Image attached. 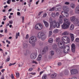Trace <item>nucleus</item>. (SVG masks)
Masks as SVG:
<instances>
[{
    "label": "nucleus",
    "instance_id": "1",
    "mask_svg": "<svg viewBox=\"0 0 79 79\" xmlns=\"http://www.w3.org/2000/svg\"><path fill=\"white\" fill-rule=\"evenodd\" d=\"M61 42H58L59 47L60 48H64L63 52L64 53H67L69 52V46H65L64 44H68L70 42L69 38L68 37L66 36H64L61 38Z\"/></svg>",
    "mask_w": 79,
    "mask_h": 79
},
{
    "label": "nucleus",
    "instance_id": "2",
    "mask_svg": "<svg viewBox=\"0 0 79 79\" xmlns=\"http://www.w3.org/2000/svg\"><path fill=\"white\" fill-rule=\"evenodd\" d=\"M63 17L61 15H60L59 16V22H56V21L54 20L52 21V19L50 18L49 19V23H50V27L49 30H52L53 27L55 28V27L57 28L60 26V24H63V20L64 19Z\"/></svg>",
    "mask_w": 79,
    "mask_h": 79
},
{
    "label": "nucleus",
    "instance_id": "3",
    "mask_svg": "<svg viewBox=\"0 0 79 79\" xmlns=\"http://www.w3.org/2000/svg\"><path fill=\"white\" fill-rule=\"evenodd\" d=\"M64 23L61 25V27L63 29H67L69 28L70 26V23L69 22V20L66 18L64 19Z\"/></svg>",
    "mask_w": 79,
    "mask_h": 79
},
{
    "label": "nucleus",
    "instance_id": "4",
    "mask_svg": "<svg viewBox=\"0 0 79 79\" xmlns=\"http://www.w3.org/2000/svg\"><path fill=\"white\" fill-rule=\"evenodd\" d=\"M37 41V38L35 36H32L30 38L29 42L30 44H32V46L33 47L35 46V42Z\"/></svg>",
    "mask_w": 79,
    "mask_h": 79
},
{
    "label": "nucleus",
    "instance_id": "5",
    "mask_svg": "<svg viewBox=\"0 0 79 79\" xmlns=\"http://www.w3.org/2000/svg\"><path fill=\"white\" fill-rule=\"evenodd\" d=\"M35 28L36 30H42L43 29V26L42 24L38 23L35 25Z\"/></svg>",
    "mask_w": 79,
    "mask_h": 79
},
{
    "label": "nucleus",
    "instance_id": "6",
    "mask_svg": "<svg viewBox=\"0 0 79 79\" xmlns=\"http://www.w3.org/2000/svg\"><path fill=\"white\" fill-rule=\"evenodd\" d=\"M61 15L65 18H68L69 16L68 11H64V13H63V11H62L61 13Z\"/></svg>",
    "mask_w": 79,
    "mask_h": 79
},
{
    "label": "nucleus",
    "instance_id": "7",
    "mask_svg": "<svg viewBox=\"0 0 79 79\" xmlns=\"http://www.w3.org/2000/svg\"><path fill=\"white\" fill-rule=\"evenodd\" d=\"M45 33H44V32L41 31L39 32L38 34V37L39 38H42L44 35H45Z\"/></svg>",
    "mask_w": 79,
    "mask_h": 79
},
{
    "label": "nucleus",
    "instance_id": "8",
    "mask_svg": "<svg viewBox=\"0 0 79 79\" xmlns=\"http://www.w3.org/2000/svg\"><path fill=\"white\" fill-rule=\"evenodd\" d=\"M61 6L60 5L57 6L55 7V10L56 11H61Z\"/></svg>",
    "mask_w": 79,
    "mask_h": 79
},
{
    "label": "nucleus",
    "instance_id": "9",
    "mask_svg": "<svg viewBox=\"0 0 79 79\" xmlns=\"http://www.w3.org/2000/svg\"><path fill=\"white\" fill-rule=\"evenodd\" d=\"M71 74H77L78 73L77 70L76 69H72L70 71Z\"/></svg>",
    "mask_w": 79,
    "mask_h": 79
},
{
    "label": "nucleus",
    "instance_id": "10",
    "mask_svg": "<svg viewBox=\"0 0 79 79\" xmlns=\"http://www.w3.org/2000/svg\"><path fill=\"white\" fill-rule=\"evenodd\" d=\"M72 47V50L73 52V53H74L75 52V49H76V46L75 44H73L71 45Z\"/></svg>",
    "mask_w": 79,
    "mask_h": 79
},
{
    "label": "nucleus",
    "instance_id": "11",
    "mask_svg": "<svg viewBox=\"0 0 79 79\" xmlns=\"http://www.w3.org/2000/svg\"><path fill=\"white\" fill-rule=\"evenodd\" d=\"M53 49H55V51H56V52H59L60 50H59V49H58L56 48V45H53Z\"/></svg>",
    "mask_w": 79,
    "mask_h": 79
},
{
    "label": "nucleus",
    "instance_id": "12",
    "mask_svg": "<svg viewBox=\"0 0 79 79\" xmlns=\"http://www.w3.org/2000/svg\"><path fill=\"white\" fill-rule=\"evenodd\" d=\"M63 9L64 10V11H69V9L68 7L67 6H63Z\"/></svg>",
    "mask_w": 79,
    "mask_h": 79
},
{
    "label": "nucleus",
    "instance_id": "13",
    "mask_svg": "<svg viewBox=\"0 0 79 79\" xmlns=\"http://www.w3.org/2000/svg\"><path fill=\"white\" fill-rule=\"evenodd\" d=\"M76 20V17L73 16L70 17V20L72 22H74Z\"/></svg>",
    "mask_w": 79,
    "mask_h": 79
},
{
    "label": "nucleus",
    "instance_id": "14",
    "mask_svg": "<svg viewBox=\"0 0 79 79\" xmlns=\"http://www.w3.org/2000/svg\"><path fill=\"white\" fill-rule=\"evenodd\" d=\"M56 76V73H53V74H52L51 75V77L52 79H53V78H55Z\"/></svg>",
    "mask_w": 79,
    "mask_h": 79
},
{
    "label": "nucleus",
    "instance_id": "15",
    "mask_svg": "<svg viewBox=\"0 0 79 79\" xmlns=\"http://www.w3.org/2000/svg\"><path fill=\"white\" fill-rule=\"evenodd\" d=\"M35 56H36L35 55V54L33 53L31 54V58L33 60V59H34V58H35Z\"/></svg>",
    "mask_w": 79,
    "mask_h": 79
},
{
    "label": "nucleus",
    "instance_id": "16",
    "mask_svg": "<svg viewBox=\"0 0 79 79\" xmlns=\"http://www.w3.org/2000/svg\"><path fill=\"white\" fill-rule=\"evenodd\" d=\"M75 12L76 13L79 14V6H77L76 8Z\"/></svg>",
    "mask_w": 79,
    "mask_h": 79
},
{
    "label": "nucleus",
    "instance_id": "17",
    "mask_svg": "<svg viewBox=\"0 0 79 79\" xmlns=\"http://www.w3.org/2000/svg\"><path fill=\"white\" fill-rule=\"evenodd\" d=\"M43 22L46 26V27H48L49 26V24L47 22L45 21V20H43Z\"/></svg>",
    "mask_w": 79,
    "mask_h": 79
},
{
    "label": "nucleus",
    "instance_id": "18",
    "mask_svg": "<svg viewBox=\"0 0 79 79\" xmlns=\"http://www.w3.org/2000/svg\"><path fill=\"white\" fill-rule=\"evenodd\" d=\"M42 59V55H39L38 57L37 58V60L38 61H40Z\"/></svg>",
    "mask_w": 79,
    "mask_h": 79
},
{
    "label": "nucleus",
    "instance_id": "19",
    "mask_svg": "<svg viewBox=\"0 0 79 79\" xmlns=\"http://www.w3.org/2000/svg\"><path fill=\"white\" fill-rule=\"evenodd\" d=\"M70 35L72 41H73L74 40V35L72 33L70 34Z\"/></svg>",
    "mask_w": 79,
    "mask_h": 79
},
{
    "label": "nucleus",
    "instance_id": "20",
    "mask_svg": "<svg viewBox=\"0 0 79 79\" xmlns=\"http://www.w3.org/2000/svg\"><path fill=\"white\" fill-rule=\"evenodd\" d=\"M68 34H69V33H68V32L67 31H65L62 33V35H68Z\"/></svg>",
    "mask_w": 79,
    "mask_h": 79
},
{
    "label": "nucleus",
    "instance_id": "21",
    "mask_svg": "<svg viewBox=\"0 0 79 79\" xmlns=\"http://www.w3.org/2000/svg\"><path fill=\"white\" fill-rule=\"evenodd\" d=\"M48 47H45L43 50V52H44V53H45L46 51H47V50H48Z\"/></svg>",
    "mask_w": 79,
    "mask_h": 79
},
{
    "label": "nucleus",
    "instance_id": "22",
    "mask_svg": "<svg viewBox=\"0 0 79 79\" xmlns=\"http://www.w3.org/2000/svg\"><path fill=\"white\" fill-rule=\"evenodd\" d=\"M74 26L73 24H72L70 27V29L71 31H73V29H74Z\"/></svg>",
    "mask_w": 79,
    "mask_h": 79
},
{
    "label": "nucleus",
    "instance_id": "23",
    "mask_svg": "<svg viewBox=\"0 0 79 79\" xmlns=\"http://www.w3.org/2000/svg\"><path fill=\"white\" fill-rule=\"evenodd\" d=\"M51 16L53 18H55L56 17V15H55V13L54 12L52 13L51 14Z\"/></svg>",
    "mask_w": 79,
    "mask_h": 79
},
{
    "label": "nucleus",
    "instance_id": "24",
    "mask_svg": "<svg viewBox=\"0 0 79 79\" xmlns=\"http://www.w3.org/2000/svg\"><path fill=\"white\" fill-rule=\"evenodd\" d=\"M59 31V30H58L56 29L53 31V32L54 33H57V32H58Z\"/></svg>",
    "mask_w": 79,
    "mask_h": 79
},
{
    "label": "nucleus",
    "instance_id": "25",
    "mask_svg": "<svg viewBox=\"0 0 79 79\" xmlns=\"http://www.w3.org/2000/svg\"><path fill=\"white\" fill-rule=\"evenodd\" d=\"M48 42L49 43H52L53 42V39L52 38L49 39L48 40Z\"/></svg>",
    "mask_w": 79,
    "mask_h": 79
},
{
    "label": "nucleus",
    "instance_id": "26",
    "mask_svg": "<svg viewBox=\"0 0 79 79\" xmlns=\"http://www.w3.org/2000/svg\"><path fill=\"white\" fill-rule=\"evenodd\" d=\"M50 53L51 55V56H53L54 55V52L53 51H52L50 52Z\"/></svg>",
    "mask_w": 79,
    "mask_h": 79
},
{
    "label": "nucleus",
    "instance_id": "27",
    "mask_svg": "<svg viewBox=\"0 0 79 79\" xmlns=\"http://www.w3.org/2000/svg\"><path fill=\"white\" fill-rule=\"evenodd\" d=\"M16 77L17 78H18L19 77V73L18 72L16 73Z\"/></svg>",
    "mask_w": 79,
    "mask_h": 79
},
{
    "label": "nucleus",
    "instance_id": "28",
    "mask_svg": "<svg viewBox=\"0 0 79 79\" xmlns=\"http://www.w3.org/2000/svg\"><path fill=\"white\" fill-rule=\"evenodd\" d=\"M71 6L72 8H74L75 7V5L73 4L72 3L71 4Z\"/></svg>",
    "mask_w": 79,
    "mask_h": 79
},
{
    "label": "nucleus",
    "instance_id": "29",
    "mask_svg": "<svg viewBox=\"0 0 79 79\" xmlns=\"http://www.w3.org/2000/svg\"><path fill=\"white\" fill-rule=\"evenodd\" d=\"M55 10V7H53L52 8H51L49 10L50 11H54Z\"/></svg>",
    "mask_w": 79,
    "mask_h": 79
},
{
    "label": "nucleus",
    "instance_id": "30",
    "mask_svg": "<svg viewBox=\"0 0 79 79\" xmlns=\"http://www.w3.org/2000/svg\"><path fill=\"white\" fill-rule=\"evenodd\" d=\"M10 77L12 79H15V77H14V75H13V74H11Z\"/></svg>",
    "mask_w": 79,
    "mask_h": 79
},
{
    "label": "nucleus",
    "instance_id": "31",
    "mask_svg": "<svg viewBox=\"0 0 79 79\" xmlns=\"http://www.w3.org/2000/svg\"><path fill=\"white\" fill-rule=\"evenodd\" d=\"M19 36V32H18V33H16V39H18V36Z\"/></svg>",
    "mask_w": 79,
    "mask_h": 79
},
{
    "label": "nucleus",
    "instance_id": "32",
    "mask_svg": "<svg viewBox=\"0 0 79 79\" xmlns=\"http://www.w3.org/2000/svg\"><path fill=\"white\" fill-rule=\"evenodd\" d=\"M52 35V31H49V37H50Z\"/></svg>",
    "mask_w": 79,
    "mask_h": 79
},
{
    "label": "nucleus",
    "instance_id": "33",
    "mask_svg": "<svg viewBox=\"0 0 79 79\" xmlns=\"http://www.w3.org/2000/svg\"><path fill=\"white\" fill-rule=\"evenodd\" d=\"M11 3V0H7V3L10 4Z\"/></svg>",
    "mask_w": 79,
    "mask_h": 79
},
{
    "label": "nucleus",
    "instance_id": "34",
    "mask_svg": "<svg viewBox=\"0 0 79 79\" xmlns=\"http://www.w3.org/2000/svg\"><path fill=\"white\" fill-rule=\"evenodd\" d=\"M60 40V39L59 38H57L56 39V42H59Z\"/></svg>",
    "mask_w": 79,
    "mask_h": 79
},
{
    "label": "nucleus",
    "instance_id": "35",
    "mask_svg": "<svg viewBox=\"0 0 79 79\" xmlns=\"http://www.w3.org/2000/svg\"><path fill=\"white\" fill-rule=\"evenodd\" d=\"M16 62L14 63L13 64H11V63H10L9 64V66H12V65H15V64H16Z\"/></svg>",
    "mask_w": 79,
    "mask_h": 79
},
{
    "label": "nucleus",
    "instance_id": "36",
    "mask_svg": "<svg viewBox=\"0 0 79 79\" xmlns=\"http://www.w3.org/2000/svg\"><path fill=\"white\" fill-rule=\"evenodd\" d=\"M27 47V44H23V48H26Z\"/></svg>",
    "mask_w": 79,
    "mask_h": 79
},
{
    "label": "nucleus",
    "instance_id": "37",
    "mask_svg": "<svg viewBox=\"0 0 79 79\" xmlns=\"http://www.w3.org/2000/svg\"><path fill=\"white\" fill-rule=\"evenodd\" d=\"M47 16V13H45L43 15V18H45Z\"/></svg>",
    "mask_w": 79,
    "mask_h": 79
},
{
    "label": "nucleus",
    "instance_id": "38",
    "mask_svg": "<svg viewBox=\"0 0 79 79\" xmlns=\"http://www.w3.org/2000/svg\"><path fill=\"white\" fill-rule=\"evenodd\" d=\"M75 41L76 42H79V38H76L75 40Z\"/></svg>",
    "mask_w": 79,
    "mask_h": 79
},
{
    "label": "nucleus",
    "instance_id": "39",
    "mask_svg": "<svg viewBox=\"0 0 79 79\" xmlns=\"http://www.w3.org/2000/svg\"><path fill=\"white\" fill-rule=\"evenodd\" d=\"M76 24L77 26H79V21H78V20H77L76 22Z\"/></svg>",
    "mask_w": 79,
    "mask_h": 79
},
{
    "label": "nucleus",
    "instance_id": "40",
    "mask_svg": "<svg viewBox=\"0 0 79 79\" xmlns=\"http://www.w3.org/2000/svg\"><path fill=\"white\" fill-rule=\"evenodd\" d=\"M24 16H22V23H24Z\"/></svg>",
    "mask_w": 79,
    "mask_h": 79
},
{
    "label": "nucleus",
    "instance_id": "41",
    "mask_svg": "<svg viewBox=\"0 0 79 79\" xmlns=\"http://www.w3.org/2000/svg\"><path fill=\"white\" fill-rule=\"evenodd\" d=\"M47 78V76H43L42 77L43 79H45Z\"/></svg>",
    "mask_w": 79,
    "mask_h": 79
},
{
    "label": "nucleus",
    "instance_id": "42",
    "mask_svg": "<svg viewBox=\"0 0 79 79\" xmlns=\"http://www.w3.org/2000/svg\"><path fill=\"white\" fill-rule=\"evenodd\" d=\"M13 21L12 20H10L9 21V24H13Z\"/></svg>",
    "mask_w": 79,
    "mask_h": 79
},
{
    "label": "nucleus",
    "instance_id": "43",
    "mask_svg": "<svg viewBox=\"0 0 79 79\" xmlns=\"http://www.w3.org/2000/svg\"><path fill=\"white\" fill-rule=\"evenodd\" d=\"M42 13H43V11H41L38 14V16H40V15Z\"/></svg>",
    "mask_w": 79,
    "mask_h": 79
},
{
    "label": "nucleus",
    "instance_id": "44",
    "mask_svg": "<svg viewBox=\"0 0 79 79\" xmlns=\"http://www.w3.org/2000/svg\"><path fill=\"white\" fill-rule=\"evenodd\" d=\"M30 74H31V75H35V73H29Z\"/></svg>",
    "mask_w": 79,
    "mask_h": 79
},
{
    "label": "nucleus",
    "instance_id": "45",
    "mask_svg": "<svg viewBox=\"0 0 79 79\" xmlns=\"http://www.w3.org/2000/svg\"><path fill=\"white\" fill-rule=\"evenodd\" d=\"M56 16H59V15H60V13H59V12H56Z\"/></svg>",
    "mask_w": 79,
    "mask_h": 79
},
{
    "label": "nucleus",
    "instance_id": "46",
    "mask_svg": "<svg viewBox=\"0 0 79 79\" xmlns=\"http://www.w3.org/2000/svg\"><path fill=\"white\" fill-rule=\"evenodd\" d=\"M33 70V69L32 68H30L28 70V71H32Z\"/></svg>",
    "mask_w": 79,
    "mask_h": 79
},
{
    "label": "nucleus",
    "instance_id": "47",
    "mask_svg": "<svg viewBox=\"0 0 79 79\" xmlns=\"http://www.w3.org/2000/svg\"><path fill=\"white\" fill-rule=\"evenodd\" d=\"M69 79H71V78H69ZM71 79H77V78L75 77H72Z\"/></svg>",
    "mask_w": 79,
    "mask_h": 79
},
{
    "label": "nucleus",
    "instance_id": "48",
    "mask_svg": "<svg viewBox=\"0 0 79 79\" xmlns=\"http://www.w3.org/2000/svg\"><path fill=\"white\" fill-rule=\"evenodd\" d=\"M64 4L65 5H69V2H66Z\"/></svg>",
    "mask_w": 79,
    "mask_h": 79
},
{
    "label": "nucleus",
    "instance_id": "49",
    "mask_svg": "<svg viewBox=\"0 0 79 79\" xmlns=\"http://www.w3.org/2000/svg\"><path fill=\"white\" fill-rule=\"evenodd\" d=\"M32 63H35V64H37V62H36L35 61H32Z\"/></svg>",
    "mask_w": 79,
    "mask_h": 79
},
{
    "label": "nucleus",
    "instance_id": "50",
    "mask_svg": "<svg viewBox=\"0 0 79 79\" xmlns=\"http://www.w3.org/2000/svg\"><path fill=\"white\" fill-rule=\"evenodd\" d=\"M6 42H7L8 44H10V41H8V40H6Z\"/></svg>",
    "mask_w": 79,
    "mask_h": 79
},
{
    "label": "nucleus",
    "instance_id": "51",
    "mask_svg": "<svg viewBox=\"0 0 79 79\" xmlns=\"http://www.w3.org/2000/svg\"><path fill=\"white\" fill-rule=\"evenodd\" d=\"M44 71H42L40 72V75H41V74H42V73H44Z\"/></svg>",
    "mask_w": 79,
    "mask_h": 79
},
{
    "label": "nucleus",
    "instance_id": "52",
    "mask_svg": "<svg viewBox=\"0 0 79 79\" xmlns=\"http://www.w3.org/2000/svg\"><path fill=\"white\" fill-rule=\"evenodd\" d=\"M61 64V63L60 62H58V66H60Z\"/></svg>",
    "mask_w": 79,
    "mask_h": 79
},
{
    "label": "nucleus",
    "instance_id": "53",
    "mask_svg": "<svg viewBox=\"0 0 79 79\" xmlns=\"http://www.w3.org/2000/svg\"><path fill=\"white\" fill-rule=\"evenodd\" d=\"M20 14V12H17V15H18V16H19Z\"/></svg>",
    "mask_w": 79,
    "mask_h": 79
},
{
    "label": "nucleus",
    "instance_id": "54",
    "mask_svg": "<svg viewBox=\"0 0 79 79\" xmlns=\"http://www.w3.org/2000/svg\"><path fill=\"white\" fill-rule=\"evenodd\" d=\"M29 38V35H27L26 36V38L28 39Z\"/></svg>",
    "mask_w": 79,
    "mask_h": 79
},
{
    "label": "nucleus",
    "instance_id": "55",
    "mask_svg": "<svg viewBox=\"0 0 79 79\" xmlns=\"http://www.w3.org/2000/svg\"><path fill=\"white\" fill-rule=\"evenodd\" d=\"M7 31H8V30H7V29H6L5 30V33H7Z\"/></svg>",
    "mask_w": 79,
    "mask_h": 79
},
{
    "label": "nucleus",
    "instance_id": "56",
    "mask_svg": "<svg viewBox=\"0 0 79 79\" xmlns=\"http://www.w3.org/2000/svg\"><path fill=\"white\" fill-rule=\"evenodd\" d=\"M4 71H5V69H2L1 70V72H2V73H3V72H4Z\"/></svg>",
    "mask_w": 79,
    "mask_h": 79
},
{
    "label": "nucleus",
    "instance_id": "57",
    "mask_svg": "<svg viewBox=\"0 0 79 79\" xmlns=\"http://www.w3.org/2000/svg\"><path fill=\"white\" fill-rule=\"evenodd\" d=\"M1 79H4V76H2L1 78Z\"/></svg>",
    "mask_w": 79,
    "mask_h": 79
},
{
    "label": "nucleus",
    "instance_id": "58",
    "mask_svg": "<svg viewBox=\"0 0 79 79\" xmlns=\"http://www.w3.org/2000/svg\"><path fill=\"white\" fill-rule=\"evenodd\" d=\"M7 61H10V58H7V60H6Z\"/></svg>",
    "mask_w": 79,
    "mask_h": 79
},
{
    "label": "nucleus",
    "instance_id": "59",
    "mask_svg": "<svg viewBox=\"0 0 79 79\" xmlns=\"http://www.w3.org/2000/svg\"><path fill=\"white\" fill-rule=\"evenodd\" d=\"M68 72H65V75H68Z\"/></svg>",
    "mask_w": 79,
    "mask_h": 79
},
{
    "label": "nucleus",
    "instance_id": "60",
    "mask_svg": "<svg viewBox=\"0 0 79 79\" xmlns=\"http://www.w3.org/2000/svg\"><path fill=\"white\" fill-rule=\"evenodd\" d=\"M12 2H16V1L15 0H12Z\"/></svg>",
    "mask_w": 79,
    "mask_h": 79
},
{
    "label": "nucleus",
    "instance_id": "61",
    "mask_svg": "<svg viewBox=\"0 0 79 79\" xmlns=\"http://www.w3.org/2000/svg\"><path fill=\"white\" fill-rule=\"evenodd\" d=\"M11 10H12V9H10L8 10V11L9 12L11 11Z\"/></svg>",
    "mask_w": 79,
    "mask_h": 79
},
{
    "label": "nucleus",
    "instance_id": "62",
    "mask_svg": "<svg viewBox=\"0 0 79 79\" xmlns=\"http://www.w3.org/2000/svg\"><path fill=\"white\" fill-rule=\"evenodd\" d=\"M11 18V15H10L9 16V19H10Z\"/></svg>",
    "mask_w": 79,
    "mask_h": 79
},
{
    "label": "nucleus",
    "instance_id": "63",
    "mask_svg": "<svg viewBox=\"0 0 79 79\" xmlns=\"http://www.w3.org/2000/svg\"><path fill=\"white\" fill-rule=\"evenodd\" d=\"M2 24H5V22H2Z\"/></svg>",
    "mask_w": 79,
    "mask_h": 79
},
{
    "label": "nucleus",
    "instance_id": "64",
    "mask_svg": "<svg viewBox=\"0 0 79 79\" xmlns=\"http://www.w3.org/2000/svg\"><path fill=\"white\" fill-rule=\"evenodd\" d=\"M9 27H10V28L11 27H12V25H9Z\"/></svg>",
    "mask_w": 79,
    "mask_h": 79
}]
</instances>
